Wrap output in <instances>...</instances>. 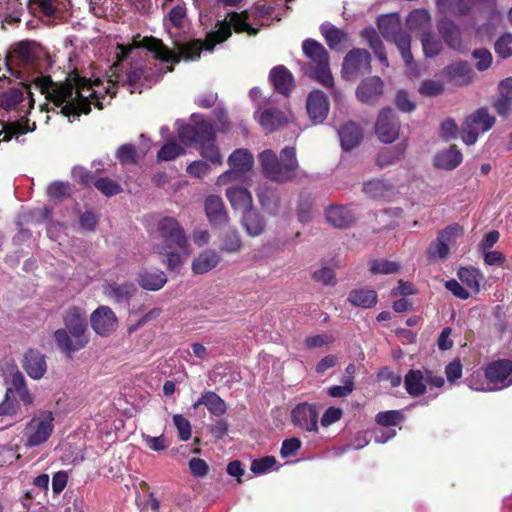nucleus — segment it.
I'll return each instance as SVG.
<instances>
[{
  "label": "nucleus",
  "mask_w": 512,
  "mask_h": 512,
  "mask_svg": "<svg viewBox=\"0 0 512 512\" xmlns=\"http://www.w3.org/2000/svg\"><path fill=\"white\" fill-rule=\"evenodd\" d=\"M258 159L264 176L272 181L283 183L297 175L298 161L294 147L283 148L280 159L271 149L262 151Z\"/></svg>",
  "instance_id": "obj_5"
},
{
  "label": "nucleus",
  "mask_w": 512,
  "mask_h": 512,
  "mask_svg": "<svg viewBox=\"0 0 512 512\" xmlns=\"http://www.w3.org/2000/svg\"><path fill=\"white\" fill-rule=\"evenodd\" d=\"M64 325L63 329L75 332L76 338L81 337L80 333H89L86 312L79 307H71L67 310L64 316Z\"/></svg>",
  "instance_id": "obj_27"
},
{
  "label": "nucleus",
  "mask_w": 512,
  "mask_h": 512,
  "mask_svg": "<svg viewBox=\"0 0 512 512\" xmlns=\"http://www.w3.org/2000/svg\"><path fill=\"white\" fill-rule=\"evenodd\" d=\"M276 465V459L273 456H266L256 459L251 463V471L254 474H264L270 471Z\"/></svg>",
  "instance_id": "obj_58"
},
{
  "label": "nucleus",
  "mask_w": 512,
  "mask_h": 512,
  "mask_svg": "<svg viewBox=\"0 0 512 512\" xmlns=\"http://www.w3.org/2000/svg\"><path fill=\"white\" fill-rule=\"evenodd\" d=\"M178 137L185 145L199 143L201 145V155L214 165L222 164V156L218 148L214 145L215 131L211 123L206 121L201 115H192L191 123L184 124L180 120L176 121Z\"/></svg>",
  "instance_id": "obj_4"
},
{
  "label": "nucleus",
  "mask_w": 512,
  "mask_h": 512,
  "mask_svg": "<svg viewBox=\"0 0 512 512\" xmlns=\"http://www.w3.org/2000/svg\"><path fill=\"white\" fill-rule=\"evenodd\" d=\"M137 282L144 290L158 291L167 283V276L157 268L143 269L138 274Z\"/></svg>",
  "instance_id": "obj_24"
},
{
  "label": "nucleus",
  "mask_w": 512,
  "mask_h": 512,
  "mask_svg": "<svg viewBox=\"0 0 512 512\" xmlns=\"http://www.w3.org/2000/svg\"><path fill=\"white\" fill-rule=\"evenodd\" d=\"M437 6L443 13L462 15L468 12L467 0H437Z\"/></svg>",
  "instance_id": "obj_46"
},
{
  "label": "nucleus",
  "mask_w": 512,
  "mask_h": 512,
  "mask_svg": "<svg viewBox=\"0 0 512 512\" xmlns=\"http://www.w3.org/2000/svg\"><path fill=\"white\" fill-rule=\"evenodd\" d=\"M220 261L221 256L217 251L207 249L193 259L191 269L195 275H202L217 267Z\"/></svg>",
  "instance_id": "obj_26"
},
{
  "label": "nucleus",
  "mask_w": 512,
  "mask_h": 512,
  "mask_svg": "<svg viewBox=\"0 0 512 512\" xmlns=\"http://www.w3.org/2000/svg\"><path fill=\"white\" fill-rule=\"evenodd\" d=\"M427 254L431 261L438 262L447 259L449 251L445 244L437 237L436 240L429 245Z\"/></svg>",
  "instance_id": "obj_51"
},
{
  "label": "nucleus",
  "mask_w": 512,
  "mask_h": 512,
  "mask_svg": "<svg viewBox=\"0 0 512 512\" xmlns=\"http://www.w3.org/2000/svg\"><path fill=\"white\" fill-rule=\"evenodd\" d=\"M34 105L32 93L27 87H13L0 93V117L6 124L0 130V142L32 132L35 122L27 119Z\"/></svg>",
  "instance_id": "obj_3"
},
{
  "label": "nucleus",
  "mask_w": 512,
  "mask_h": 512,
  "mask_svg": "<svg viewBox=\"0 0 512 512\" xmlns=\"http://www.w3.org/2000/svg\"><path fill=\"white\" fill-rule=\"evenodd\" d=\"M460 133L458 125L452 118L445 119L440 126V136L445 140H451L456 137L457 133Z\"/></svg>",
  "instance_id": "obj_62"
},
{
  "label": "nucleus",
  "mask_w": 512,
  "mask_h": 512,
  "mask_svg": "<svg viewBox=\"0 0 512 512\" xmlns=\"http://www.w3.org/2000/svg\"><path fill=\"white\" fill-rule=\"evenodd\" d=\"M485 377L488 385L478 384L474 378H468V386L475 391H496L512 385V361L498 360L487 365Z\"/></svg>",
  "instance_id": "obj_8"
},
{
  "label": "nucleus",
  "mask_w": 512,
  "mask_h": 512,
  "mask_svg": "<svg viewBox=\"0 0 512 512\" xmlns=\"http://www.w3.org/2000/svg\"><path fill=\"white\" fill-rule=\"evenodd\" d=\"M399 121L389 108L383 109L377 119L375 131L384 143H392L399 135Z\"/></svg>",
  "instance_id": "obj_18"
},
{
  "label": "nucleus",
  "mask_w": 512,
  "mask_h": 512,
  "mask_svg": "<svg viewBox=\"0 0 512 512\" xmlns=\"http://www.w3.org/2000/svg\"><path fill=\"white\" fill-rule=\"evenodd\" d=\"M232 28L238 32H246L249 35H256L258 29L253 28L248 23L247 12L232 13L229 19L219 22L217 30L210 32L206 40H193L181 44H176V51L168 49L161 40L153 37L142 39V47L138 41L134 40L133 45H117V61L112 65L113 76L116 77L118 84L128 86L130 93H141L144 87H150L161 73L170 72L172 66L166 70L159 68L157 70L148 67L146 56L151 53L155 59L163 63H176L181 59L196 60L200 57L202 50L212 51L214 46L228 39Z\"/></svg>",
  "instance_id": "obj_2"
},
{
  "label": "nucleus",
  "mask_w": 512,
  "mask_h": 512,
  "mask_svg": "<svg viewBox=\"0 0 512 512\" xmlns=\"http://www.w3.org/2000/svg\"><path fill=\"white\" fill-rule=\"evenodd\" d=\"M463 236V228L458 224H453L442 231H440L437 235V237L442 241L448 251H450V248L453 247L456 242L462 238Z\"/></svg>",
  "instance_id": "obj_45"
},
{
  "label": "nucleus",
  "mask_w": 512,
  "mask_h": 512,
  "mask_svg": "<svg viewBox=\"0 0 512 512\" xmlns=\"http://www.w3.org/2000/svg\"><path fill=\"white\" fill-rule=\"evenodd\" d=\"M54 414L52 411L40 410L26 423L23 438L24 445L33 448L46 443L54 432Z\"/></svg>",
  "instance_id": "obj_7"
},
{
  "label": "nucleus",
  "mask_w": 512,
  "mask_h": 512,
  "mask_svg": "<svg viewBox=\"0 0 512 512\" xmlns=\"http://www.w3.org/2000/svg\"><path fill=\"white\" fill-rule=\"evenodd\" d=\"M341 146L348 151L356 147L362 139V131L355 123L345 124L338 132Z\"/></svg>",
  "instance_id": "obj_34"
},
{
  "label": "nucleus",
  "mask_w": 512,
  "mask_h": 512,
  "mask_svg": "<svg viewBox=\"0 0 512 512\" xmlns=\"http://www.w3.org/2000/svg\"><path fill=\"white\" fill-rule=\"evenodd\" d=\"M137 288L132 282L117 283L107 282L103 286V293L106 297L116 303H128L135 295Z\"/></svg>",
  "instance_id": "obj_22"
},
{
  "label": "nucleus",
  "mask_w": 512,
  "mask_h": 512,
  "mask_svg": "<svg viewBox=\"0 0 512 512\" xmlns=\"http://www.w3.org/2000/svg\"><path fill=\"white\" fill-rule=\"evenodd\" d=\"M8 381L10 384L9 388H12V397L14 394H17L20 401L25 406L33 405L35 397L28 389L23 374L16 367L12 369V373Z\"/></svg>",
  "instance_id": "obj_25"
},
{
  "label": "nucleus",
  "mask_w": 512,
  "mask_h": 512,
  "mask_svg": "<svg viewBox=\"0 0 512 512\" xmlns=\"http://www.w3.org/2000/svg\"><path fill=\"white\" fill-rule=\"evenodd\" d=\"M19 410V405L12 399V388H7L4 399L0 403V416H13Z\"/></svg>",
  "instance_id": "obj_55"
},
{
  "label": "nucleus",
  "mask_w": 512,
  "mask_h": 512,
  "mask_svg": "<svg viewBox=\"0 0 512 512\" xmlns=\"http://www.w3.org/2000/svg\"><path fill=\"white\" fill-rule=\"evenodd\" d=\"M184 153V147L177 143L174 138H169L158 151L157 159L159 161H171Z\"/></svg>",
  "instance_id": "obj_43"
},
{
  "label": "nucleus",
  "mask_w": 512,
  "mask_h": 512,
  "mask_svg": "<svg viewBox=\"0 0 512 512\" xmlns=\"http://www.w3.org/2000/svg\"><path fill=\"white\" fill-rule=\"evenodd\" d=\"M254 116L262 128L269 132L278 129L287 121V116L283 111L260 105L255 111Z\"/></svg>",
  "instance_id": "obj_21"
},
{
  "label": "nucleus",
  "mask_w": 512,
  "mask_h": 512,
  "mask_svg": "<svg viewBox=\"0 0 512 512\" xmlns=\"http://www.w3.org/2000/svg\"><path fill=\"white\" fill-rule=\"evenodd\" d=\"M48 65L49 60L39 46L20 42L5 58L4 67H0V81L8 78V74L30 79L46 99L61 107V113L68 117L87 114L91 104L102 109L115 95L116 85H119L112 70L109 78L93 82L77 73L69 74L63 82H54L43 73Z\"/></svg>",
  "instance_id": "obj_1"
},
{
  "label": "nucleus",
  "mask_w": 512,
  "mask_h": 512,
  "mask_svg": "<svg viewBox=\"0 0 512 512\" xmlns=\"http://www.w3.org/2000/svg\"><path fill=\"white\" fill-rule=\"evenodd\" d=\"M174 249L175 248L153 247L156 254L166 257L163 262L167 265V268L172 271L178 270L184 262L183 257L175 252Z\"/></svg>",
  "instance_id": "obj_44"
},
{
  "label": "nucleus",
  "mask_w": 512,
  "mask_h": 512,
  "mask_svg": "<svg viewBox=\"0 0 512 512\" xmlns=\"http://www.w3.org/2000/svg\"><path fill=\"white\" fill-rule=\"evenodd\" d=\"M402 420V414L399 411L380 412L376 416V421L383 427H391L398 424Z\"/></svg>",
  "instance_id": "obj_59"
},
{
  "label": "nucleus",
  "mask_w": 512,
  "mask_h": 512,
  "mask_svg": "<svg viewBox=\"0 0 512 512\" xmlns=\"http://www.w3.org/2000/svg\"><path fill=\"white\" fill-rule=\"evenodd\" d=\"M378 29L382 36L393 42L398 48L410 75L418 76L416 65L411 53V37L401 28V19L398 14L383 15L378 19Z\"/></svg>",
  "instance_id": "obj_6"
},
{
  "label": "nucleus",
  "mask_w": 512,
  "mask_h": 512,
  "mask_svg": "<svg viewBox=\"0 0 512 512\" xmlns=\"http://www.w3.org/2000/svg\"><path fill=\"white\" fill-rule=\"evenodd\" d=\"M442 75L448 81L458 85L469 84L474 79V73L471 66L467 62H456L446 66L442 70Z\"/></svg>",
  "instance_id": "obj_23"
},
{
  "label": "nucleus",
  "mask_w": 512,
  "mask_h": 512,
  "mask_svg": "<svg viewBox=\"0 0 512 512\" xmlns=\"http://www.w3.org/2000/svg\"><path fill=\"white\" fill-rule=\"evenodd\" d=\"M342 385H335L328 389V395L334 398L348 396L354 389V381L350 376H345Z\"/></svg>",
  "instance_id": "obj_54"
},
{
  "label": "nucleus",
  "mask_w": 512,
  "mask_h": 512,
  "mask_svg": "<svg viewBox=\"0 0 512 512\" xmlns=\"http://www.w3.org/2000/svg\"><path fill=\"white\" fill-rule=\"evenodd\" d=\"M326 219L334 227L343 228L349 226L354 215L350 209L343 206H331L326 210Z\"/></svg>",
  "instance_id": "obj_33"
},
{
  "label": "nucleus",
  "mask_w": 512,
  "mask_h": 512,
  "mask_svg": "<svg viewBox=\"0 0 512 512\" xmlns=\"http://www.w3.org/2000/svg\"><path fill=\"white\" fill-rule=\"evenodd\" d=\"M370 71V55L364 49H353L344 58L342 74L346 79H354L358 75Z\"/></svg>",
  "instance_id": "obj_14"
},
{
  "label": "nucleus",
  "mask_w": 512,
  "mask_h": 512,
  "mask_svg": "<svg viewBox=\"0 0 512 512\" xmlns=\"http://www.w3.org/2000/svg\"><path fill=\"white\" fill-rule=\"evenodd\" d=\"M321 33L331 49H341L348 42V35L330 23L321 26Z\"/></svg>",
  "instance_id": "obj_36"
},
{
  "label": "nucleus",
  "mask_w": 512,
  "mask_h": 512,
  "mask_svg": "<svg viewBox=\"0 0 512 512\" xmlns=\"http://www.w3.org/2000/svg\"><path fill=\"white\" fill-rule=\"evenodd\" d=\"M270 79L275 89L284 95L288 94L293 84V76L284 66L273 68L270 72Z\"/></svg>",
  "instance_id": "obj_37"
},
{
  "label": "nucleus",
  "mask_w": 512,
  "mask_h": 512,
  "mask_svg": "<svg viewBox=\"0 0 512 512\" xmlns=\"http://www.w3.org/2000/svg\"><path fill=\"white\" fill-rule=\"evenodd\" d=\"M365 193L375 199L387 198L393 193V187L383 180H371L364 185Z\"/></svg>",
  "instance_id": "obj_42"
},
{
  "label": "nucleus",
  "mask_w": 512,
  "mask_h": 512,
  "mask_svg": "<svg viewBox=\"0 0 512 512\" xmlns=\"http://www.w3.org/2000/svg\"><path fill=\"white\" fill-rule=\"evenodd\" d=\"M157 232L161 238L160 243L153 247L180 248L184 249L188 244L186 234L173 217H163L158 221Z\"/></svg>",
  "instance_id": "obj_12"
},
{
  "label": "nucleus",
  "mask_w": 512,
  "mask_h": 512,
  "mask_svg": "<svg viewBox=\"0 0 512 512\" xmlns=\"http://www.w3.org/2000/svg\"><path fill=\"white\" fill-rule=\"evenodd\" d=\"M70 192V186L68 183L56 181L51 183L47 188L49 197L54 199H61L68 195Z\"/></svg>",
  "instance_id": "obj_61"
},
{
  "label": "nucleus",
  "mask_w": 512,
  "mask_h": 512,
  "mask_svg": "<svg viewBox=\"0 0 512 512\" xmlns=\"http://www.w3.org/2000/svg\"><path fill=\"white\" fill-rule=\"evenodd\" d=\"M226 197L232 208L242 213L253 207L251 193L246 188L230 186L226 190Z\"/></svg>",
  "instance_id": "obj_31"
},
{
  "label": "nucleus",
  "mask_w": 512,
  "mask_h": 512,
  "mask_svg": "<svg viewBox=\"0 0 512 512\" xmlns=\"http://www.w3.org/2000/svg\"><path fill=\"white\" fill-rule=\"evenodd\" d=\"M463 160L462 153L456 146H450L435 154L433 164L442 170H453L458 167Z\"/></svg>",
  "instance_id": "obj_30"
},
{
  "label": "nucleus",
  "mask_w": 512,
  "mask_h": 512,
  "mask_svg": "<svg viewBox=\"0 0 512 512\" xmlns=\"http://www.w3.org/2000/svg\"><path fill=\"white\" fill-rule=\"evenodd\" d=\"M383 92V82L380 77L372 76L364 79L357 87L356 97L359 101L372 104Z\"/></svg>",
  "instance_id": "obj_20"
},
{
  "label": "nucleus",
  "mask_w": 512,
  "mask_h": 512,
  "mask_svg": "<svg viewBox=\"0 0 512 512\" xmlns=\"http://www.w3.org/2000/svg\"><path fill=\"white\" fill-rule=\"evenodd\" d=\"M93 331L102 337H107L118 328V318L113 310L105 305L99 306L90 315Z\"/></svg>",
  "instance_id": "obj_15"
},
{
  "label": "nucleus",
  "mask_w": 512,
  "mask_h": 512,
  "mask_svg": "<svg viewBox=\"0 0 512 512\" xmlns=\"http://www.w3.org/2000/svg\"><path fill=\"white\" fill-rule=\"evenodd\" d=\"M406 25L411 32L425 31L431 27V16L425 9H415L407 15Z\"/></svg>",
  "instance_id": "obj_38"
},
{
  "label": "nucleus",
  "mask_w": 512,
  "mask_h": 512,
  "mask_svg": "<svg viewBox=\"0 0 512 512\" xmlns=\"http://www.w3.org/2000/svg\"><path fill=\"white\" fill-rule=\"evenodd\" d=\"M404 383L406 391L410 395L417 397L425 392L427 385L441 388L443 387L445 381L442 376L435 375L432 371L424 369L410 370L405 375Z\"/></svg>",
  "instance_id": "obj_13"
},
{
  "label": "nucleus",
  "mask_w": 512,
  "mask_h": 512,
  "mask_svg": "<svg viewBox=\"0 0 512 512\" xmlns=\"http://www.w3.org/2000/svg\"><path fill=\"white\" fill-rule=\"evenodd\" d=\"M438 31L449 47L452 49H460V31L454 22L448 19H442L438 23Z\"/></svg>",
  "instance_id": "obj_35"
},
{
  "label": "nucleus",
  "mask_w": 512,
  "mask_h": 512,
  "mask_svg": "<svg viewBox=\"0 0 512 512\" xmlns=\"http://www.w3.org/2000/svg\"><path fill=\"white\" fill-rule=\"evenodd\" d=\"M204 405L215 416H221L226 412L225 402L216 393L211 391L204 393Z\"/></svg>",
  "instance_id": "obj_49"
},
{
  "label": "nucleus",
  "mask_w": 512,
  "mask_h": 512,
  "mask_svg": "<svg viewBox=\"0 0 512 512\" xmlns=\"http://www.w3.org/2000/svg\"><path fill=\"white\" fill-rule=\"evenodd\" d=\"M40 9L47 16L66 11L70 5V0H35Z\"/></svg>",
  "instance_id": "obj_50"
},
{
  "label": "nucleus",
  "mask_w": 512,
  "mask_h": 512,
  "mask_svg": "<svg viewBox=\"0 0 512 512\" xmlns=\"http://www.w3.org/2000/svg\"><path fill=\"white\" fill-rule=\"evenodd\" d=\"M205 211L213 225H224L228 222V215L221 197L209 195L205 200Z\"/></svg>",
  "instance_id": "obj_29"
},
{
  "label": "nucleus",
  "mask_w": 512,
  "mask_h": 512,
  "mask_svg": "<svg viewBox=\"0 0 512 512\" xmlns=\"http://www.w3.org/2000/svg\"><path fill=\"white\" fill-rule=\"evenodd\" d=\"M307 113L314 123H321L329 112L327 96L319 90L309 94L306 103Z\"/></svg>",
  "instance_id": "obj_19"
},
{
  "label": "nucleus",
  "mask_w": 512,
  "mask_h": 512,
  "mask_svg": "<svg viewBox=\"0 0 512 512\" xmlns=\"http://www.w3.org/2000/svg\"><path fill=\"white\" fill-rule=\"evenodd\" d=\"M242 225L249 236L257 237L264 232L266 222L260 213L252 207L243 213Z\"/></svg>",
  "instance_id": "obj_32"
},
{
  "label": "nucleus",
  "mask_w": 512,
  "mask_h": 512,
  "mask_svg": "<svg viewBox=\"0 0 512 512\" xmlns=\"http://www.w3.org/2000/svg\"><path fill=\"white\" fill-rule=\"evenodd\" d=\"M229 170L222 173L216 181L217 186H224L236 182H244L246 174L254 165V156L247 149H236L228 157Z\"/></svg>",
  "instance_id": "obj_10"
},
{
  "label": "nucleus",
  "mask_w": 512,
  "mask_h": 512,
  "mask_svg": "<svg viewBox=\"0 0 512 512\" xmlns=\"http://www.w3.org/2000/svg\"><path fill=\"white\" fill-rule=\"evenodd\" d=\"M241 244L242 243L239 233L236 230H231L225 234L221 245V250L234 253L239 251Z\"/></svg>",
  "instance_id": "obj_56"
},
{
  "label": "nucleus",
  "mask_w": 512,
  "mask_h": 512,
  "mask_svg": "<svg viewBox=\"0 0 512 512\" xmlns=\"http://www.w3.org/2000/svg\"><path fill=\"white\" fill-rule=\"evenodd\" d=\"M361 35L367 39L369 46L374 51L376 57L385 66L388 67V59L385 54L384 45L373 28H366L362 31Z\"/></svg>",
  "instance_id": "obj_41"
},
{
  "label": "nucleus",
  "mask_w": 512,
  "mask_h": 512,
  "mask_svg": "<svg viewBox=\"0 0 512 512\" xmlns=\"http://www.w3.org/2000/svg\"><path fill=\"white\" fill-rule=\"evenodd\" d=\"M348 301L357 307L370 308L377 303V294L371 289H355L349 293Z\"/></svg>",
  "instance_id": "obj_40"
},
{
  "label": "nucleus",
  "mask_w": 512,
  "mask_h": 512,
  "mask_svg": "<svg viewBox=\"0 0 512 512\" xmlns=\"http://www.w3.org/2000/svg\"><path fill=\"white\" fill-rule=\"evenodd\" d=\"M95 187L105 196H113L121 192V186L109 179V178H100L94 183Z\"/></svg>",
  "instance_id": "obj_57"
},
{
  "label": "nucleus",
  "mask_w": 512,
  "mask_h": 512,
  "mask_svg": "<svg viewBox=\"0 0 512 512\" xmlns=\"http://www.w3.org/2000/svg\"><path fill=\"white\" fill-rule=\"evenodd\" d=\"M494 124L495 117L486 108H479L465 118L460 129L461 139L466 145H473L480 134L489 131Z\"/></svg>",
  "instance_id": "obj_11"
},
{
  "label": "nucleus",
  "mask_w": 512,
  "mask_h": 512,
  "mask_svg": "<svg viewBox=\"0 0 512 512\" xmlns=\"http://www.w3.org/2000/svg\"><path fill=\"white\" fill-rule=\"evenodd\" d=\"M495 52L500 58H508L512 55V34L501 35L495 43Z\"/></svg>",
  "instance_id": "obj_53"
},
{
  "label": "nucleus",
  "mask_w": 512,
  "mask_h": 512,
  "mask_svg": "<svg viewBox=\"0 0 512 512\" xmlns=\"http://www.w3.org/2000/svg\"><path fill=\"white\" fill-rule=\"evenodd\" d=\"M477 59L476 68L480 71L488 69L492 64V55L487 49H477L473 52Z\"/></svg>",
  "instance_id": "obj_63"
},
{
  "label": "nucleus",
  "mask_w": 512,
  "mask_h": 512,
  "mask_svg": "<svg viewBox=\"0 0 512 512\" xmlns=\"http://www.w3.org/2000/svg\"><path fill=\"white\" fill-rule=\"evenodd\" d=\"M319 411L317 407L309 403H300L291 412L292 423L298 428L317 432Z\"/></svg>",
  "instance_id": "obj_17"
},
{
  "label": "nucleus",
  "mask_w": 512,
  "mask_h": 512,
  "mask_svg": "<svg viewBox=\"0 0 512 512\" xmlns=\"http://www.w3.org/2000/svg\"><path fill=\"white\" fill-rule=\"evenodd\" d=\"M174 425L177 428L179 437L182 441H187L191 437V425L190 422L180 414L173 416Z\"/></svg>",
  "instance_id": "obj_60"
},
{
  "label": "nucleus",
  "mask_w": 512,
  "mask_h": 512,
  "mask_svg": "<svg viewBox=\"0 0 512 512\" xmlns=\"http://www.w3.org/2000/svg\"><path fill=\"white\" fill-rule=\"evenodd\" d=\"M304 55L311 61L314 68L309 72L320 84L325 87L333 86V77L329 68L328 53L324 46L312 39L302 44Z\"/></svg>",
  "instance_id": "obj_9"
},
{
  "label": "nucleus",
  "mask_w": 512,
  "mask_h": 512,
  "mask_svg": "<svg viewBox=\"0 0 512 512\" xmlns=\"http://www.w3.org/2000/svg\"><path fill=\"white\" fill-rule=\"evenodd\" d=\"M443 92L444 83L441 80L427 79L419 87V93L424 96H437Z\"/></svg>",
  "instance_id": "obj_52"
},
{
  "label": "nucleus",
  "mask_w": 512,
  "mask_h": 512,
  "mask_svg": "<svg viewBox=\"0 0 512 512\" xmlns=\"http://www.w3.org/2000/svg\"><path fill=\"white\" fill-rule=\"evenodd\" d=\"M400 270V264L386 259H374L370 261V271L373 274H393Z\"/></svg>",
  "instance_id": "obj_48"
},
{
  "label": "nucleus",
  "mask_w": 512,
  "mask_h": 512,
  "mask_svg": "<svg viewBox=\"0 0 512 512\" xmlns=\"http://www.w3.org/2000/svg\"><path fill=\"white\" fill-rule=\"evenodd\" d=\"M23 368L32 379H41L47 369L44 355L38 351L29 350L24 356Z\"/></svg>",
  "instance_id": "obj_28"
},
{
  "label": "nucleus",
  "mask_w": 512,
  "mask_h": 512,
  "mask_svg": "<svg viewBox=\"0 0 512 512\" xmlns=\"http://www.w3.org/2000/svg\"><path fill=\"white\" fill-rule=\"evenodd\" d=\"M210 172V166L201 160L193 161L187 166V173L196 178H201Z\"/></svg>",
  "instance_id": "obj_64"
},
{
  "label": "nucleus",
  "mask_w": 512,
  "mask_h": 512,
  "mask_svg": "<svg viewBox=\"0 0 512 512\" xmlns=\"http://www.w3.org/2000/svg\"><path fill=\"white\" fill-rule=\"evenodd\" d=\"M421 43L424 55L432 58L437 56L442 50V43L432 33L424 32L421 36Z\"/></svg>",
  "instance_id": "obj_47"
},
{
  "label": "nucleus",
  "mask_w": 512,
  "mask_h": 512,
  "mask_svg": "<svg viewBox=\"0 0 512 512\" xmlns=\"http://www.w3.org/2000/svg\"><path fill=\"white\" fill-rule=\"evenodd\" d=\"M75 332L67 331V329H57L54 332V339L61 350L68 357H72L77 351H80L89 343V333H80L81 337L75 336Z\"/></svg>",
  "instance_id": "obj_16"
},
{
  "label": "nucleus",
  "mask_w": 512,
  "mask_h": 512,
  "mask_svg": "<svg viewBox=\"0 0 512 512\" xmlns=\"http://www.w3.org/2000/svg\"><path fill=\"white\" fill-rule=\"evenodd\" d=\"M457 275L460 282L471 294L479 292L480 281L482 280L483 275L478 269L462 267L458 270Z\"/></svg>",
  "instance_id": "obj_39"
}]
</instances>
